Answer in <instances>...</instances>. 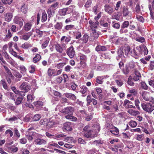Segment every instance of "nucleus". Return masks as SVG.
Masks as SVG:
<instances>
[{
	"instance_id": "393cba45",
	"label": "nucleus",
	"mask_w": 154,
	"mask_h": 154,
	"mask_svg": "<svg viewBox=\"0 0 154 154\" xmlns=\"http://www.w3.org/2000/svg\"><path fill=\"white\" fill-rule=\"evenodd\" d=\"M63 26V24L62 23L57 22V23L54 25V27L55 29L60 30H61Z\"/></svg>"
},
{
	"instance_id": "338daca9",
	"label": "nucleus",
	"mask_w": 154,
	"mask_h": 154,
	"mask_svg": "<svg viewBox=\"0 0 154 154\" xmlns=\"http://www.w3.org/2000/svg\"><path fill=\"white\" fill-rule=\"evenodd\" d=\"M20 143L22 144H25L27 142V140L24 137L20 139Z\"/></svg>"
},
{
	"instance_id": "a19ab883",
	"label": "nucleus",
	"mask_w": 154,
	"mask_h": 154,
	"mask_svg": "<svg viewBox=\"0 0 154 154\" xmlns=\"http://www.w3.org/2000/svg\"><path fill=\"white\" fill-rule=\"evenodd\" d=\"M129 25V22L128 21H125L121 25V28H125L128 27Z\"/></svg>"
},
{
	"instance_id": "5701e85b",
	"label": "nucleus",
	"mask_w": 154,
	"mask_h": 154,
	"mask_svg": "<svg viewBox=\"0 0 154 154\" xmlns=\"http://www.w3.org/2000/svg\"><path fill=\"white\" fill-rule=\"evenodd\" d=\"M8 149L12 153L17 152L18 149V148L17 147L12 146H10L8 147Z\"/></svg>"
},
{
	"instance_id": "c756f323",
	"label": "nucleus",
	"mask_w": 154,
	"mask_h": 154,
	"mask_svg": "<svg viewBox=\"0 0 154 154\" xmlns=\"http://www.w3.org/2000/svg\"><path fill=\"white\" fill-rule=\"evenodd\" d=\"M31 47V44L27 43V42H25L21 46V47L24 49H28L30 47Z\"/></svg>"
},
{
	"instance_id": "4d7b16f0",
	"label": "nucleus",
	"mask_w": 154,
	"mask_h": 154,
	"mask_svg": "<svg viewBox=\"0 0 154 154\" xmlns=\"http://www.w3.org/2000/svg\"><path fill=\"white\" fill-rule=\"evenodd\" d=\"M136 17L138 21L142 23L144 22V20L142 16L138 15H136Z\"/></svg>"
},
{
	"instance_id": "a878e982",
	"label": "nucleus",
	"mask_w": 154,
	"mask_h": 154,
	"mask_svg": "<svg viewBox=\"0 0 154 154\" xmlns=\"http://www.w3.org/2000/svg\"><path fill=\"white\" fill-rule=\"evenodd\" d=\"M130 50V48L129 46L125 48L124 49L125 54L126 56H128L129 54H131V51Z\"/></svg>"
},
{
	"instance_id": "2eb2a0df",
	"label": "nucleus",
	"mask_w": 154,
	"mask_h": 154,
	"mask_svg": "<svg viewBox=\"0 0 154 154\" xmlns=\"http://www.w3.org/2000/svg\"><path fill=\"white\" fill-rule=\"evenodd\" d=\"M32 34V33L31 32L26 33L22 36V39L25 40H27L29 39Z\"/></svg>"
},
{
	"instance_id": "72a5a7b5",
	"label": "nucleus",
	"mask_w": 154,
	"mask_h": 154,
	"mask_svg": "<svg viewBox=\"0 0 154 154\" xmlns=\"http://www.w3.org/2000/svg\"><path fill=\"white\" fill-rule=\"evenodd\" d=\"M32 129V128H30L28 129L26 134V136H32L34 135V132L31 131V130Z\"/></svg>"
},
{
	"instance_id": "2f4dec72",
	"label": "nucleus",
	"mask_w": 154,
	"mask_h": 154,
	"mask_svg": "<svg viewBox=\"0 0 154 154\" xmlns=\"http://www.w3.org/2000/svg\"><path fill=\"white\" fill-rule=\"evenodd\" d=\"M48 73L49 76H55V71L54 69H49L48 71Z\"/></svg>"
},
{
	"instance_id": "f3484780",
	"label": "nucleus",
	"mask_w": 154,
	"mask_h": 154,
	"mask_svg": "<svg viewBox=\"0 0 154 154\" xmlns=\"http://www.w3.org/2000/svg\"><path fill=\"white\" fill-rule=\"evenodd\" d=\"M89 24L91 25L90 26L91 28H96L98 25L99 23L97 21L95 22H94L91 20L89 21Z\"/></svg>"
},
{
	"instance_id": "f704fd0d",
	"label": "nucleus",
	"mask_w": 154,
	"mask_h": 154,
	"mask_svg": "<svg viewBox=\"0 0 154 154\" xmlns=\"http://www.w3.org/2000/svg\"><path fill=\"white\" fill-rule=\"evenodd\" d=\"M7 61L11 65H13L14 64L15 61L14 60L10 57H8L6 58Z\"/></svg>"
},
{
	"instance_id": "4c0bfd02",
	"label": "nucleus",
	"mask_w": 154,
	"mask_h": 154,
	"mask_svg": "<svg viewBox=\"0 0 154 154\" xmlns=\"http://www.w3.org/2000/svg\"><path fill=\"white\" fill-rule=\"evenodd\" d=\"M130 54L135 58H137L138 56V53L136 51V50L134 49H133V50L131 51Z\"/></svg>"
},
{
	"instance_id": "0eeeda50",
	"label": "nucleus",
	"mask_w": 154,
	"mask_h": 154,
	"mask_svg": "<svg viewBox=\"0 0 154 154\" xmlns=\"http://www.w3.org/2000/svg\"><path fill=\"white\" fill-rule=\"evenodd\" d=\"M14 22L21 27L23 25V20L21 17H16L14 19Z\"/></svg>"
},
{
	"instance_id": "e2e57ef3",
	"label": "nucleus",
	"mask_w": 154,
	"mask_h": 154,
	"mask_svg": "<svg viewBox=\"0 0 154 154\" xmlns=\"http://www.w3.org/2000/svg\"><path fill=\"white\" fill-rule=\"evenodd\" d=\"M141 86L143 89L144 90H147L148 89V86L144 82H141Z\"/></svg>"
},
{
	"instance_id": "9d476101",
	"label": "nucleus",
	"mask_w": 154,
	"mask_h": 154,
	"mask_svg": "<svg viewBox=\"0 0 154 154\" xmlns=\"http://www.w3.org/2000/svg\"><path fill=\"white\" fill-rule=\"evenodd\" d=\"M64 128L67 131H71L72 130V125L71 123L67 122L65 123L63 125Z\"/></svg>"
},
{
	"instance_id": "473e14b6",
	"label": "nucleus",
	"mask_w": 154,
	"mask_h": 154,
	"mask_svg": "<svg viewBox=\"0 0 154 154\" xmlns=\"http://www.w3.org/2000/svg\"><path fill=\"white\" fill-rule=\"evenodd\" d=\"M100 25L101 26L106 28V29L109 30L110 27V24L108 23H101Z\"/></svg>"
},
{
	"instance_id": "774afa93",
	"label": "nucleus",
	"mask_w": 154,
	"mask_h": 154,
	"mask_svg": "<svg viewBox=\"0 0 154 154\" xmlns=\"http://www.w3.org/2000/svg\"><path fill=\"white\" fill-rule=\"evenodd\" d=\"M121 2L120 1H119L117 2L116 4V7L115 8V10H116L118 11L120 7V5H121Z\"/></svg>"
},
{
	"instance_id": "7c9ffc66",
	"label": "nucleus",
	"mask_w": 154,
	"mask_h": 154,
	"mask_svg": "<svg viewBox=\"0 0 154 154\" xmlns=\"http://www.w3.org/2000/svg\"><path fill=\"white\" fill-rule=\"evenodd\" d=\"M21 11L24 13L26 14L27 11V8L26 5L25 4H23L22 6L21 7Z\"/></svg>"
},
{
	"instance_id": "39448f33",
	"label": "nucleus",
	"mask_w": 154,
	"mask_h": 154,
	"mask_svg": "<svg viewBox=\"0 0 154 154\" xmlns=\"http://www.w3.org/2000/svg\"><path fill=\"white\" fill-rule=\"evenodd\" d=\"M123 16L124 17H127L128 16L129 19H131V13L129 11L128 8L127 6H124L123 8L122 11Z\"/></svg>"
},
{
	"instance_id": "6ab92c4d",
	"label": "nucleus",
	"mask_w": 154,
	"mask_h": 154,
	"mask_svg": "<svg viewBox=\"0 0 154 154\" xmlns=\"http://www.w3.org/2000/svg\"><path fill=\"white\" fill-rule=\"evenodd\" d=\"M106 48L104 46L98 45L97 46L96 48V50L97 51H106Z\"/></svg>"
},
{
	"instance_id": "c03bdc74",
	"label": "nucleus",
	"mask_w": 154,
	"mask_h": 154,
	"mask_svg": "<svg viewBox=\"0 0 154 154\" xmlns=\"http://www.w3.org/2000/svg\"><path fill=\"white\" fill-rule=\"evenodd\" d=\"M41 116L39 114L35 115L33 117V119L34 121H37L39 120L41 118Z\"/></svg>"
},
{
	"instance_id": "a211bd4d",
	"label": "nucleus",
	"mask_w": 154,
	"mask_h": 154,
	"mask_svg": "<svg viewBox=\"0 0 154 154\" xmlns=\"http://www.w3.org/2000/svg\"><path fill=\"white\" fill-rule=\"evenodd\" d=\"M89 36L88 35L86 34H85L82 38L80 40V41L82 42V43H86L88 39Z\"/></svg>"
},
{
	"instance_id": "412c9836",
	"label": "nucleus",
	"mask_w": 154,
	"mask_h": 154,
	"mask_svg": "<svg viewBox=\"0 0 154 154\" xmlns=\"http://www.w3.org/2000/svg\"><path fill=\"white\" fill-rule=\"evenodd\" d=\"M19 70L21 73L23 75L26 74L27 69L23 65H21L19 66Z\"/></svg>"
},
{
	"instance_id": "ddd939ff",
	"label": "nucleus",
	"mask_w": 154,
	"mask_h": 154,
	"mask_svg": "<svg viewBox=\"0 0 154 154\" xmlns=\"http://www.w3.org/2000/svg\"><path fill=\"white\" fill-rule=\"evenodd\" d=\"M5 20L8 22H10L12 18L13 15L11 13H7L5 14Z\"/></svg>"
},
{
	"instance_id": "bf43d9fd",
	"label": "nucleus",
	"mask_w": 154,
	"mask_h": 154,
	"mask_svg": "<svg viewBox=\"0 0 154 154\" xmlns=\"http://www.w3.org/2000/svg\"><path fill=\"white\" fill-rule=\"evenodd\" d=\"M65 64L64 63H60L57 64L56 67L58 69H61L63 67Z\"/></svg>"
},
{
	"instance_id": "423d86ee",
	"label": "nucleus",
	"mask_w": 154,
	"mask_h": 154,
	"mask_svg": "<svg viewBox=\"0 0 154 154\" xmlns=\"http://www.w3.org/2000/svg\"><path fill=\"white\" fill-rule=\"evenodd\" d=\"M66 53L70 58H73L75 55V52L73 47L72 46H71L67 48Z\"/></svg>"
},
{
	"instance_id": "de8ad7c7",
	"label": "nucleus",
	"mask_w": 154,
	"mask_h": 154,
	"mask_svg": "<svg viewBox=\"0 0 154 154\" xmlns=\"http://www.w3.org/2000/svg\"><path fill=\"white\" fill-rule=\"evenodd\" d=\"M110 132L116 135H118L119 133V130L116 128H115L114 130H110Z\"/></svg>"
},
{
	"instance_id": "b1692460",
	"label": "nucleus",
	"mask_w": 154,
	"mask_h": 154,
	"mask_svg": "<svg viewBox=\"0 0 154 154\" xmlns=\"http://www.w3.org/2000/svg\"><path fill=\"white\" fill-rule=\"evenodd\" d=\"M68 10V8H64L60 10L59 11V14L61 16H65L66 14V13Z\"/></svg>"
},
{
	"instance_id": "ea45409f",
	"label": "nucleus",
	"mask_w": 154,
	"mask_h": 154,
	"mask_svg": "<svg viewBox=\"0 0 154 154\" xmlns=\"http://www.w3.org/2000/svg\"><path fill=\"white\" fill-rule=\"evenodd\" d=\"M54 122L53 121H49L47 123V128H50L54 125Z\"/></svg>"
},
{
	"instance_id": "13d9d810",
	"label": "nucleus",
	"mask_w": 154,
	"mask_h": 154,
	"mask_svg": "<svg viewBox=\"0 0 154 154\" xmlns=\"http://www.w3.org/2000/svg\"><path fill=\"white\" fill-rule=\"evenodd\" d=\"M53 11L54 10L51 9V8H48V10L47 13L48 15V17L49 18L51 17Z\"/></svg>"
},
{
	"instance_id": "79ce46f5",
	"label": "nucleus",
	"mask_w": 154,
	"mask_h": 154,
	"mask_svg": "<svg viewBox=\"0 0 154 154\" xmlns=\"http://www.w3.org/2000/svg\"><path fill=\"white\" fill-rule=\"evenodd\" d=\"M118 54V56L119 57H121L122 55H123V49L122 47H121L119 48V49L117 51Z\"/></svg>"
},
{
	"instance_id": "052dcab7",
	"label": "nucleus",
	"mask_w": 154,
	"mask_h": 154,
	"mask_svg": "<svg viewBox=\"0 0 154 154\" xmlns=\"http://www.w3.org/2000/svg\"><path fill=\"white\" fill-rule=\"evenodd\" d=\"M71 86L72 89L73 91L75 90L76 88L78 87V85L74 82L71 83Z\"/></svg>"
},
{
	"instance_id": "69168bd1",
	"label": "nucleus",
	"mask_w": 154,
	"mask_h": 154,
	"mask_svg": "<svg viewBox=\"0 0 154 154\" xmlns=\"http://www.w3.org/2000/svg\"><path fill=\"white\" fill-rule=\"evenodd\" d=\"M18 118L16 116H13L12 117L9 118L8 121L10 122H13L17 120Z\"/></svg>"
},
{
	"instance_id": "8fccbe9b",
	"label": "nucleus",
	"mask_w": 154,
	"mask_h": 154,
	"mask_svg": "<svg viewBox=\"0 0 154 154\" xmlns=\"http://www.w3.org/2000/svg\"><path fill=\"white\" fill-rule=\"evenodd\" d=\"M58 4L59 3L58 2H55L54 4L51 5L49 8H51V9L54 10V9L57 7Z\"/></svg>"
},
{
	"instance_id": "0e129e2a",
	"label": "nucleus",
	"mask_w": 154,
	"mask_h": 154,
	"mask_svg": "<svg viewBox=\"0 0 154 154\" xmlns=\"http://www.w3.org/2000/svg\"><path fill=\"white\" fill-rule=\"evenodd\" d=\"M135 40L136 41L141 43L145 41V39L143 37H137L136 38Z\"/></svg>"
},
{
	"instance_id": "e433bc0d",
	"label": "nucleus",
	"mask_w": 154,
	"mask_h": 154,
	"mask_svg": "<svg viewBox=\"0 0 154 154\" xmlns=\"http://www.w3.org/2000/svg\"><path fill=\"white\" fill-rule=\"evenodd\" d=\"M21 154H29V150L26 149L22 148L20 149Z\"/></svg>"
},
{
	"instance_id": "a18cd8bd",
	"label": "nucleus",
	"mask_w": 154,
	"mask_h": 154,
	"mask_svg": "<svg viewBox=\"0 0 154 154\" xmlns=\"http://www.w3.org/2000/svg\"><path fill=\"white\" fill-rule=\"evenodd\" d=\"M49 41V38H46L45 41L42 44V46L44 48H46L48 45V43Z\"/></svg>"
},
{
	"instance_id": "aec40b11",
	"label": "nucleus",
	"mask_w": 154,
	"mask_h": 154,
	"mask_svg": "<svg viewBox=\"0 0 154 154\" xmlns=\"http://www.w3.org/2000/svg\"><path fill=\"white\" fill-rule=\"evenodd\" d=\"M80 92L83 94L82 96L85 97L86 95L85 94L87 91V88L85 86H82L80 87Z\"/></svg>"
},
{
	"instance_id": "f8f14e48",
	"label": "nucleus",
	"mask_w": 154,
	"mask_h": 154,
	"mask_svg": "<svg viewBox=\"0 0 154 154\" xmlns=\"http://www.w3.org/2000/svg\"><path fill=\"white\" fill-rule=\"evenodd\" d=\"M32 26V24L31 23H27L24 25L23 29L25 31H28L31 29Z\"/></svg>"
},
{
	"instance_id": "6e6552de",
	"label": "nucleus",
	"mask_w": 154,
	"mask_h": 154,
	"mask_svg": "<svg viewBox=\"0 0 154 154\" xmlns=\"http://www.w3.org/2000/svg\"><path fill=\"white\" fill-rule=\"evenodd\" d=\"M34 142L36 145H41L45 144L47 143L46 140L39 138H37L34 140Z\"/></svg>"
},
{
	"instance_id": "5fc2aeb1",
	"label": "nucleus",
	"mask_w": 154,
	"mask_h": 154,
	"mask_svg": "<svg viewBox=\"0 0 154 154\" xmlns=\"http://www.w3.org/2000/svg\"><path fill=\"white\" fill-rule=\"evenodd\" d=\"M12 36V34L11 32L10 29H8V32L6 34L5 36V38L6 39H9Z\"/></svg>"
},
{
	"instance_id": "6e6d98bb",
	"label": "nucleus",
	"mask_w": 154,
	"mask_h": 154,
	"mask_svg": "<svg viewBox=\"0 0 154 154\" xmlns=\"http://www.w3.org/2000/svg\"><path fill=\"white\" fill-rule=\"evenodd\" d=\"M47 18V14L45 13H43L42 14V22L45 21Z\"/></svg>"
},
{
	"instance_id": "37998d69",
	"label": "nucleus",
	"mask_w": 154,
	"mask_h": 154,
	"mask_svg": "<svg viewBox=\"0 0 154 154\" xmlns=\"http://www.w3.org/2000/svg\"><path fill=\"white\" fill-rule=\"evenodd\" d=\"M5 135H7V136H8V134H9V136L10 137H12L13 135V133L12 131L10 129H8L7 130L5 133Z\"/></svg>"
},
{
	"instance_id": "9b49d317",
	"label": "nucleus",
	"mask_w": 154,
	"mask_h": 154,
	"mask_svg": "<svg viewBox=\"0 0 154 154\" xmlns=\"http://www.w3.org/2000/svg\"><path fill=\"white\" fill-rule=\"evenodd\" d=\"M63 95L67 98L73 100H75L76 99V96L73 94L70 93H65Z\"/></svg>"
},
{
	"instance_id": "f03ea898",
	"label": "nucleus",
	"mask_w": 154,
	"mask_h": 154,
	"mask_svg": "<svg viewBox=\"0 0 154 154\" xmlns=\"http://www.w3.org/2000/svg\"><path fill=\"white\" fill-rule=\"evenodd\" d=\"M141 106L143 109L149 113H151L154 110V105L152 106L151 103H143L142 104Z\"/></svg>"
},
{
	"instance_id": "603ef678",
	"label": "nucleus",
	"mask_w": 154,
	"mask_h": 154,
	"mask_svg": "<svg viewBox=\"0 0 154 154\" xmlns=\"http://www.w3.org/2000/svg\"><path fill=\"white\" fill-rule=\"evenodd\" d=\"M83 134L85 137L87 138L90 137L91 136V131L84 132Z\"/></svg>"
},
{
	"instance_id": "3c124183",
	"label": "nucleus",
	"mask_w": 154,
	"mask_h": 154,
	"mask_svg": "<svg viewBox=\"0 0 154 154\" xmlns=\"http://www.w3.org/2000/svg\"><path fill=\"white\" fill-rule=\"evenodd\" d=\"M129 125L131 127L134 128L137 125V123L135 121L131 120L129 122Z\"/></svg>"
},
{
	"instance_id": "dca6fc26",
	"label": "nucleus",
	"mask_w": 154,
	"mask_h": 154,
	"mask_svg": "<svg viewBox=\"0 0 154 154\" xmlns=\"http://www.w3.org/2000/svg\"><path fill=\"white\" fill-rule=\"evenodd\" d=\"M92 32L91 33L90 35L94 39H97L99 37V34L96 32L95 29H92Z\"/></svg>"
},
{
	"instance_id": "4be33fe9",
	"label": "nucleus",
	"mask_w": 154,
	"mask_h": 154,
	"mask_svg": "<svg viewBox=\"0 0 154 154\" xmlns=\"http://www.w3.org/2000/svg\"><path fill=\"white\" fill-rule=\"evenodd\" d=\"M41 59V55L38 54H37L33 58V61L34 63H36L39 61Z\"/></svg>"
},
{
	"instance_id": "c9c22d12",
	"label": "nucleus",
	"mask_w": 154,
	"mask_h": 154,
	"mask_svg": "<svg viewBox=\"0 0 154 154\" xmlns=\"http://www.w3.org/2000/svg\"><path fill=\"white\" fill-rule=\"evenodd\" d=\"M103 77L102 76H98L96 79V82L99 84H102L103 82Z\"/></svg>"
},
{
	"instance_id": "4468645a",
	"label": "nucleus",
	"mask_w": 154,
	"mask_h": 154,
	"mask_svg": "<svg viewBox=\"0 0 154 154\" xmlns=\"http://www.w3.org/2000/svg\"><path fill=\"white\" fill-rule=\"evenodd\" d=\"M105 11L109 14H111L113 12V8L108 5H106L105 6Z\"/></svg>"
},
{
	"instance_id": "cd10ccee",
	"label": "nucleus",
	"mask_w": 154,
	"mask_h": 154,
	"mask_svg": "<svg viewBox=\"0 0 154 154\" xmlns=\"http://www.w3.org/2000/svg\"><path fill=\"white\" fill-rule=\"evenodd\" d=\"M128 112L129 114L133 116H136L139 113V111L133 110L132 109H128Z\"/></svg>"
},
{
	"instance_id": "680f3d73",
	"label": "nucleus",
	"mask_w": 154,
	"mask_h": 154,
	"mask_svg": "<svg viewBox=\"0 0 154 154\" xmlns=\"http://www.w3.org/2000/svg\"><path fill=\"white\" fill-rule=\"evenodd\" d=\"M27 101L30 103L32 101V100H34L32 95L30 94H29L27 96Z\"/></svg>"
},
{
	"instance_id": "bb28decb",
	"label": "nucleus",
	"mask_w": 154,
	"mask_h": 154,
	"mask_svg": "<svg viewBox=\"0 0 154 154\" xmlns=\"http://www.w3.org/2000/svg\"><path fill=\"white\" fill-rule=\"evenodd\" d=\"M1 84L2 85L3 88L4 89L8 91L9 90V88L7 85V83L5 79L2 80L1 81Z\"/></svg>"
},
{
	"instance_id": "c85d7f7f",
	"label": "nucleus",
	"mask_w": 154,
	"mask_h": 154,
	"mask_svg": "<svg viewBox=\"0 0 154 154\" xmlns=\"http://www.w3.org/2000/svg\"><path fill=\"white\" fill-rule=\"evenodd\" d=\"M14 136L15 137L17 138H20V134L18 130L16 128H14Z\"/></svg>"
},
{
	"instance_id": "7ed1b4c3",
	"label": "nucleus",
	"mask_w": 154,
	"mask_h": 154,
	"mask_svg": "<svg viewBox=\"0 0 154 154\" xmlns=\"http://www.w3.org/2000/svg\"><path fill=\"white\" fill-rule=\"evenodd\" d=\"M150 93L143 91L142 92L141 95L143 99L147 101H149L152 103H153L154 102V99L152 97H149Z\"/></svg>"
},
{
	"instance_id": "f257e3e1",
	"label": "nucleus",
	"mask_w": 154,
	"mask_h": 154,
	"mask_svg": "<svg viewBox=\"0 0 154 154\" xmlns=\"http://www.w3.org/2000/svg\"><path fill=\"white\" fill-rule=\"evenodd\" d=\"M74 109L73 107L69 106L62 109L60 112L64 114L67 115L65 116V118L67 119H69L72 121H75L77 118L72 116Z\"/></svg>"
},
{
	"instance_id": "1a4fd4ad",
	"label": "nucleus",
	"mask_w": 154,
	"mask_h": 154,
	"mask_svg": "<svg viewBox=\"0 0 154 154\" xmlns=\"http://www.w3.org/2000/svg\"><path fill=\"white\" fill-rule=\"evenodd\" d=\"M141 77L140 73L137 70H135L134 74L133 77V79L136 81L139 80Z\"/></svg>"
},
{
	"instance_id": "864d4df0",
	"label": "nucleus",
	"mask_w": 154,
	"mask_h": 154,
	"mask_svg": "<svg viewBox=\"0 0 154 154\" xmlns=\"http://www.w3.org/2000/svg\"><path fill=\"white\" fill-rule=\"evenodd\" d=\"M35 66L31 65L29 68V72L31 73H33L35 70Z\"/></svg>"
},
{
	"instance_id": "58836bf2",
	"label": "nucleus",
	"mask_w": 154,
	"mask_h": 154,
	"mask_svg": "<svg viewBox=\"0 0 154 154\" xmlns=\"http://www.w3.org/2000/svg\"><path fill=\"white\" fill-rule=\"evenodd\" d=\"M5 105L8 108L12 110H14L15 109V107L11 103H7L5 104Z\"/></svg>"
},
{
	"instance_id": "49530a36",
	"label": "nucleus",
	"mask_w": 154,
	"mask_h": 154,
	"mask_svg": "<svg viewBox=\"0 0 154 154\" xmlns=\"http://www.w3.org/2000/svg\"><path fill=\"white\" fill-rule=\"evenodd\" d=\"M23 99V97H18L15 101V104L18 105L20 104Z\"/></svg>"
},
{
	"instance_id": "09e8293b",
	"label": "nucleus",
	"mask_w": 154,
	"mask_h": 154,
	"mask_svg": "<svg viewBox=\"0 0 154 154\" xmlns=\"http://www.w3.org/2000/svg\"><path fill=\"white\" fill-rule=\"evenodd\" d=\"M103 143V142L100 140H95L93 141V144L95 145L96 146L99 145V144H102Z\"/></svg>"
},
{
	"instance_id": "20e7f679",
	"label": "nucleus",
	"mask_w": 154,
	"mask_h": 154,
	"mask_svg": "<svg viewBox=\"0 0 154 154\" xmlns=\"http://www.w3.org/2000/svg\"><path fill=\"white\" fill-rule=\"evenodd\" d=\"M54 45L56 51L57 52L60 53H62L63 50L66 49V48L65 44H63L61 45L57 43Z\"/></svg>"
}]
</instances>
